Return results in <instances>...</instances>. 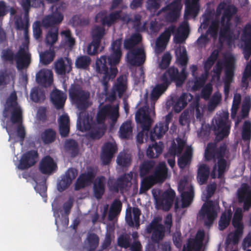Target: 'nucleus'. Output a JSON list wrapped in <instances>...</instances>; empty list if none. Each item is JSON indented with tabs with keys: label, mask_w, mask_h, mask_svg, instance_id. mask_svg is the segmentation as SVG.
Masks as SVG:
<instances>
[{
	"label": "nucleus",
	"mask_w": 251,
	"mask_h": 251,
	"mask_svg": "<svg viewBox=\"0 0 251 251\" xmlns=\"http://www.w3.org/2000/svg\"><path fill=\"white\" fill-rule=\"evenodd\" d=\"M135 120L138 124H141L142 130L139 132L136 137L138 143L141 144L144 142V138L147 140L148 138V134L150 132V127L152 120L149 112V107L146 106L138 109L135 114Z\"/></svg>",
	"instance_id": "obj_6"
},
{
	"label": "nucleus",
	"mask_w": 251,
	"mask_h": 251,
	"mask_svg": "<svg viewBox=\"0 0 251 251\" xmlns=\"http://www.w3.org/2000/svg\"><path fill=\"white\" fill-rule=\"evenodd\" d=\"M243 42V50L244 57L248 60L251 55V38L241 39Z\"/></svg>",
	"instance_id": "obj_63"
},
{
	"label": "nucleus",
	"mask_w": 251,
	"mask_h": 251,
	"mask_svg": "<svg viewBox=\"0 0 251 251\" xmlns=\"http://www.w3.org/2000/svg\"><path fill=\"white\" fill-rule=\"evenodd\" d=\"M211 175L209 167L205 164H201L198 166L197 179L200 185L207 183L209 176Z\"/></svg>",
	"instance_id": "obj_36"
},
{
	"label": "nucleus",
	"mask_w": 251,
	"mask_h": 251,
	"mask_svg": "<svg viewBox=\"0 0 251 251\" xmlns=\"http://www.w3.org/2000/svg\"><path fill=\"white\" fill-rule=\"evenodd\" d=\"M142 41V36L140 33H134L129 38L126 39L124 42V48L129 50L135 49L134 48Z\"/></svg>",
	"instance_id": "obj_39"
},
{
	"label": "nucleus",
	"mask_w": 251,
	"mask_h": 251,
	"mask_svg": "<svg viewBox=\"0 0 251 251\" xmlns=\"http://www.w3.org/2000/svg\"><path fill=\"white\" fill-rule=\"evenodd\" d=\"M227 147L226 143L222 144L218 148L216 142H209L207 144L204 151V158L206 161L215 160L217 162L214 164L211 172V177L213 179L221 178L225 173L228 171L229 164L224 158Z\"/></svg>",
	"instance_id": "obj_2"
},
{
	"label": "nucleus",
	"mask_w": 251,
	"mask_h": 251,
	"mask_svg": "<svg viewBox=\"0 0 251 251\" xmlns=\"http://www.w3.org/2000/svg\"><path fill=\"white\" fill-rule=\"evenodd\" d=\"M64 147L70 153L71 157H75L78 155L79 147L77 142L74 139H69L65 143Z\"/></svg>",
	"instance_id": "obj_48"
},
{
	"label": "nucleus",
	"mask_w": 251,
	"mask_h": 251,
	"mask_svg": "<svg viewBox=\"0 0 251 251\" xmlns=\"http://www.w3.org/2000/svg\"><path fill=\"white\" fill-rule=\"evenodd\" d=\"M63 18V15L61 13L55 11L51 15L46 16L42 21V24L46 28L56 27L55 25L60 24Z\"/></svg>",
	"instance_id": "obj_32"
},
{
	"label": "nucleus",
	"mask_w": 251,
	"mask_h": 251,
	"mask_svg": "<svg viewBox=\"0 0 251 251\" xmlns=\"http://www.w3.org/2000/svg\"><path fill=\"white\" fill-rule=\"evenodd\" d=\"M77 174V170L76 169L73 168L68 169L58 184V190L62 192L68 188L72 181L76 177Z\"/></svg>",
	"instance_id": "obj_23"
},
{
	"label": "nucleus",
	"mask_w": 251,
	"mask_h": 251,
	"mask_svg": "<svg viewBox=\"0 0 251 251\" xmlns=\"http://www.w3.org/2000/svg\"><path fill=\"white\" fill-rule=\"evenodd\" d=\"M175 26H170L159 36L155 44L156 52L160 53L164 50L171 34L175 32Z\"/></svg>",
	"instance_id": "obj_22"
},
{
	"label": "nucleus",
	"mask_w": 251,
	"mask_h": 251,
	"mask_svg": "<svg viewBox=\"0 0 251 251\" xmlns=\"http://www.w3.org/2000/svg\"><path fill=\"white\" fill-rule=\"evenodd\" d=\"M222 10L224 11L222 18L229 20H231L237 12V8L234 5H227L224 1L221 2L217 7V11Z\"/></svg>",
	"instance_id": "obj_34"
},
{
	"label": "nucleus",
	"mask_w": 251,
	"mask_h": 251,
	"mask_svg": "<svg viewBox=\"0 0 251 251\" xmlns=\"http://www.w3.org/2000/svg\"><path fill=\"white\" fill-rule=\"evenodd\" d=\"M56 134L53 129L48 128L41 134V139L44 144H50L55 141Z\"/></svg>",
	"instance_id": "obj_51"
},
{
	"label": "nucleus",
	"mask_w": 251,
	"mask_h": 251,
	"mask_svg": "<svg viewBox=\"0 0 251 251\" xmlns=\"http://www.w3.org/2000/svg\"><path fill=\"white\" fill-rule=\"evenodd\" d=\"M133 127L131 121L127 120L123 123L119 129V136L121 139H127L132 133Z\"/></svg>",
	"instance_id": "obj_42"
},
{
	"label": "nucleus",
	"mask_w": 251,
	"mask_h": 251,
	"mask_svg": "<svg viewBox=\"0 0 251 251\" xmlns=\"http://www.w3.org/2000/svg\"><path fill=\"white\" fill-rule=\"evenodd\" d=\"M77 127L80 131H88L87 137L92 140H99L104 134L106 126L105 124H100L98 123H91L89 116L84 114L81 118L80 114L77 121Z\"/></svg>",
	"instance_id": "obj_4"
},
{
	"label": "nucleus",
	"mask_w": 251,
	"mask_h": 251,
	"mask_svg": "<svg viewBox=\"0 0 251 251\" xmlns=\"http://www.w3.org/2000/svg\"><path fill=\"white\" fill-rule=\"evenodd\" d=\"M188 76L186 68L183 67L179 72L178 68L171 66L163 73L160 77L161 81H164L168 86L172 82L175 83L177 87H181Z\"/></svg>",
	"instance_id": "obj_7"
},
{
	"label": "nucleus",
	"mask_w": 251,
	"mask_h": 251,
	"mask_svg": "<svg viewBox=\"0 0 251 251\" xmlns=\"http://www.w3.org/2000/svg\"><path fill=\"white\" fill-rule=\"evenodd\" d=\"M117 163L122 167H128L131 163V156L127 153L121 152L117 156Z\"/></svg>",
	"instance_id": "obj_55"
},
{
	"label": "nucleus",
	"mask_w": 251,
	"mask_h": 251,
	"mask_svg": "<svg viewBox=\"0 0 251 251\" xmlns=\"http://www.w3.org/2000/svg\"><path fill=\"white\" fill-rule=\"evenodd\" d=\"M55 55L54 51L50 49L40 54V60L44 65H47L53 60Z\"/></svg>",
	"instance_id": "obj_57"
},
{
	"label": "nucleus",
	"mask_w": 251,
	"mask_h": 251,
	"mask_svg": "<svg viewBox=\"0 0 251 251\" xmlns=\"http://www.w3.org/2000/svg\"><path fill=\"white\" fill-rule=\"evenodd\" d=\"M2 116L4 119L10 117L12 124L17 125V135L23 142L25 138V131L23 125V111L17 102L16 94L12 93L4 104Z\"/></svg>",
	"instance_id": "obj_3"
},
{
	"label": "nucleus",
	"mask_w": 251,
	"mask_h": 251,
	"mask_svg": "<svg viewBox=\"0 0 251 251\" xmlns=\"http://www.w3.org/2000/svg\"><path fill=\"white\" fill-rule=\"evenodd\" d=\"M99 237L95 233H91L87 237V241L90 249L89 250H92L95 251V250L97 248L99 244Z\"/></svg>",
	"instance_id": "obj_60"
},
{
	"label": "nucleus",
	"mask_w": 251,
	"mask_h": 251,
	"mask_svg": "<svg viewBox=\"0 0 251 251\" xmlns=\"http://www.w3.org/2000/svg\"><path fill=\"white\" fill-rule=\"evenodd\" d=\"M232 215V212L230 209L226 210L222 213L218 222L220 230H225L229 226Z\"/></svg>",
	"instance_id": "obj_43"
},
{
	"label": "nucleus",
	"mask_w": 251,
	"mask_h": 251,
	"mask_svg": "<svg viewBox=\"0 0 251 251\" xmlns=\"http://www.w3.org/2000/svg\"><path fill=\"white\" fill-rule=\"evenodd\" d=\"M217 204L212 201H207L204 203L199 211L200 217L204 221V225L206 226H211L217 216L216 211Z\"/></svg>",
	"instance_id": "obj_10"
},
{
	"label": "nucleus",
	"mask_w": 251,
	"mask_h": 251,
	"mask_svg": "<svg viewBox=\"0 0 251 251\" xmlns=\"http://www.w3.org/2000/svg\"><path fill=\"white\" fill-rule=\"evenodd\" d=\"M105 177L101 176L98 177L93 184V194L97 200L101 199L105 190Z\"/></svg>",
	"instance_id": "obj_35"
},
{
	"label": "nucleus",
	"mask_w": 251,
	"mask_h": 251,
	"mask_svg": "<svg viewBox=\"0 0 251 251\" xmlns=\"http://www.w3.org/2000/svg\"><path fill=\"white\" fill-rule=\"evenodd\" d=\"M57 168V165L50 155L44 156L41 160L39 169L43 174H50Z\"/></svg>",
	"instance_id": "obj_28"
},
{
	"label": "nucleus",
	"mask_w": 251,
	"mask_h": 251,
	"mask_svg": "<svg viewBox=\"0 0 251 251\" xmlns=\"http://www.w3.org/2000/svg\"><path fill=\"white\" fill-rule=\"evenodd\" d=\"M127 62L132 66L142 65L146 60V54L142 48H136L128 51L126 54Z\"/></svg>",
	"instance_id": "obj_14"
},
{
	"label": "nucleus",
	"mask_w": 251,
	"mask_h": 251,
	"mask_svg": "<svg viewBox=\"0 0 251 251\" xmlns=\"http://www.w3.org/2000/svg\"><path fill=\"white\" fill-rule=\"evenodd\" d=\"M122 43L121 38L114 40L111 45L110 55L108 56L102 55L96 60V71L103 75L100 82L105 91L109 88V81L114 79L118 73L117 66L120 63L122 56Z\"/></svg>",
	"instance_id": "obj_1"
},
{
	"label": "nucleus",
	"mask_w": 251,
	"mask_h": 251,
	"mask_svg": "<svg viewBox=\"0 0 251 251\" xmlns=\"http://www.w3.org/2000/svg\"><path fill=\"white\" fill-rule=\"evenodd\" d=\"M182 5L181 0H174L161 9L162 12H166L165 19L168 22L174 23L177 21L180 15Z\"/></svg>",
	"instance_id": "obj_11"
},
{
	"label": "nucleus",
	"mask_w": 251,
	"mask_h": 251,
	"mask_svg": "<svg viewBox=\"0 0 251 251\" xmlns=\"http://www.w3.org/2000/svg\"><path fill=\"white\" fill-rule=\"evenodd\" d=\"M95 176L96 174L92 168L89 169L86 173L81 174L75 182V190H79L89 185L93 181Z\"/></svg>",
	"instance_id": "obj_24"
},
{
	"label": "nucleus",
	"mask_w": 251,
	"mask_h": 251,
	"mask_svg": "<svg viewBox=\"0 0 251 251\" xmlns=\"http://www.w3.org/2000/svg\"><path fill=\"white\" fill-rule=\"evenodd\" d=\"M155 163L153 160H144L139 167V175L140 177L147 176L153 169Z\"/></svg>",
	"instance_id": "obj_46"
},
{
	"label": "nucleus",
	"mask_w": 251,
	"mask_h": 251,
	"mask_svg": "<svg viewBox=\"0 0 251 251\" xmlns=\"http://www.w3.org/2000/svg\"><path fill=\"white\" fill-rule=\"evenodd\" d=\"M146 232L150 234L152 232L151 239L154 243H158L162 240L165 235L164 226L153 220L146 227Z\"/></svg>",
	"instance_id": "obj_17"
},
{
	"label": "nucleus",
	"mask_w": 251,
	"mask_h": 251,
	"mask_svg": "<svg viewBox=\"0 0 251 251\" xmlns=\"http://www.w3.org/2000/svg\"><path fill=\"white\" fill-rule=\"evenodd\" d=\"M142 178V180L141 182L139 194H144L146 193L152 186L158 183L151 175L148 176H144Z\"/></svg>",
	"instance_id": "obj_47"
},
{
	"label": "nucleus",
	"mask_w": 251,
	"mask_h": 251,
	"mask_svg": "<svg viewBox=\"0 0 251 251\" xmlns=\"http://www.w3.org/2000/svg\"><path fill=\"white\" fill-rule=\"evenodd\" d=\"M37 82L45 87L50 86L53 82V73L49 69H41L36 75Z\"/></svg>",
	"instance_id": "obj_25"
},
{
	"label": "nucleus",
	"mask_w": 251,
	"mask_h": 251,
	"mask_svg": "<svg viewBox=\"0 0 251 251\" xmlns=\"http://www.w3.org/2000/svg\"><path fill=\"white\" fill-rule=\"evenodd\" d=\"M113 14L114 15L113 25L116 23L118 20H120L123 23L126 24L130 23L131 21H132L130 15L126 12H123L122 10L114 11L113 12Z\"/></svg>",
	"instance_id": "obj_52"
},
{
	"label": "nucleus",
	"mask_w": 251,
	"mask_h": 251,
	"mask_svg": "<svg viewBox=\"0 0 251 251\" xmlns=\"http://www.w3.org/2000/svg\"><path fill=\"white\" fill-rule=\"evenodd\" d=\"M216 126L214 129L218 141L228 136L230 133V122L228 113H223L215 118Z\"/></svg>",
	"instance_id": "obj_8"
},
{
	"label": "nucleus",
	"mask_w": 251,
	"mask_h": 251,
	"mask_svg": "<svg viewBox=\"0 0 251 251\" xmlns=\"http://www.w3.org/2000/svg\"><path fill=\"white\" fill-rule=\"evenodd\" d=\"M127 88V80L123 75H120L113 86V91L117 92L118 97L121 98Z\"/></svg>",
	"instance_id": "obj_37"
},
{
	"label": "nucleus",
	"mask_w": 251,
	"mask_h": 251,
	"mask_svg": "<svg viewBox=\"0 0 251 251\" xmlns=\"http://www.w3.org/2000/svg\"><path fill=\"white\" fill-rule=\"evenodd\" d=\"M70 22L73 26L76 27L87 25L89 24V21L87 19L81 18L80 16L75 15L70 20Z\"/></svg>",
	"instance_id": "obj_61"
},
{
	"label": "nucleus",
	"mask_w": 251,
	"mask_h": 251,
	"mask_svg": "<svg viewBox=\"0 0 251 251\" xmlns=\"http://www.w3.org/2000/svg\"><path fill=\"white\" fill-rule=\"evenodd\" d=\"M220 52V50L218 49L213 50L211 53L210 56L204 62L203 68L205 72H208L210 70L212 66L217 60L219 56Z\"/></svg>",
	"instance_id": "obj_45"
},
{
	"label": "nucleus",
	"mask_w": 251,
	"mask_h": 251,
	"mask_svg": "<svg viewBox=\"0 0 251 251\" xmlns=\"http://www.w3.org/2000/svg\"><path fill=\"white\" fill-rule=\"evenodd\" d=\"M58 27H53L50 28L46 35V44L50 46L53 45L58 40Z\"/></svg>",
	"instance_id": "obj_54"
},
{
	"label": "nucleus",
	"mask_w": 251,
	"mask_h": 251,
	"mask_svg": "<svg viewBox=\"0 0 251 251\" xmlns=\"http://www.w3.org/2000/svg\"><path fill=\"white\" fill-rule=\"evenodd\" d=\"M132 177V175L126 174L120 176L117 180L109 179L108 182L109 190L115 193H118L119 191L123 193L130 184Z\"/></svg>",
	"instance_id": "obj_13"
},
{
	"label": "nucleus",
	"mask_w": 251,
	"mask_h": 251,
	"mask_svg": "<svg viewBox=\"0 0 251 251\" xmlns=\"http://www.w3.org/2000/svg\"><path fill=\"white\" fill-rule=\"evenodd\" d=\"M105 28L103 26L96 25L92 30V41L88 45L87 52L89 55H94L100 52L103 47L99 50L101 41L105 35Z\"/></svg>",
	"instance_id": "obj_9"
},
{
	"label": "nucleus",
	"mask_w": 251,
	"mask_h": 251,
	"mask_svg": "<svg viewBox=\"0 0 251 251\" xmlns=\"http://www.w3.org/2000/svg\"><path fill=\"white\" fill-rule=\"evenodd\" d=\"M91 59L87 55H81L78 57L75 62V67L77 69H86L90 65Z\"/></svg>",
	"instance_id": "obj_56"
},
{
	"label": "nucleus",
	"mask_w": 251,
	"mask_h": 251,
	"mask_svg": "<svg viewBox=\"0 0 251 251\" xmlns=\"http://www.w3.org/2000/svg\"><path fill=\"white\" fill-rule=\"evenodd\" d=\"M168 87L164 81H162L160 84L156 85L151 92V101L157 100L160 96L166 91Z\"/></svg>",
	"instance_id": "obj_44"
},
{
	"label": "nucleus",
	"mask_w": 251,
	"mask_h": 251,
	"mask_svg": "<svg viewBox=\"0 0 251 251\" xmlns=\"http://www.w3.org/2000/svg\"><path fill=\"white\" fill-rule=\"evenodd\" d=\"M68 93L69 98L79 110H85L89 107L90 93L83 89L81 83L74 82L71 85Z\"/></svg>",
	"instance_id": "obj_5"
},
{
	"label": "nucleus",
	"mask_w": 251,
	"mask_h": 251,
	"mask_svg": "<svg viewBox=\"0 0 251 251\" xmlns=\"http://www.w3.org/2000/svg\"><path fill=\"white\" fill-rule=\"evenodd\" d=\"M16 67L18 70L27 68L31 61V54L25 48H20L15 55Z\"/></svg>",
	"instance_id": "obj_18"
},
{
	"label": "nucleus",
	"mask_w": 251,
	"mask_h": 251,
	"mask_svg": "<svg viewBox=\"0 0 251 251\" xmlns=\"http://www.w3.org/2000/svg\"><path fill=\"white\" fill-rule=\"evenodd\" d=\"M10 79H14V75L11 72L7 71H0V86H3L9 83Z\"/></svg>",
	"instance_id": "obj_62"
},
{
	"label": "nucleus",
	"mask_w": 251,
	"mask_h": 251,
	"mask_svg": "<svg viewBox=\"0 0 251 251\" xmlns=\"http://www.w3.org/2000/svg\"><path fill=\"white\" fill-rule=\"evenodd\" d=\"M200 8V6L197 0H187L184 15V20H187L190 17H196Z\"/></svg>",
	"instance_id": "obj_31"
},
{
	"label": "nucleus",
	"mask_w": 251,
	"mask_h": 251,
	"mask_svg": "<svg viewBox=\"0 0 251 251\" xmlns=\"http://www.w3.org/2000/svg\"><path fill=\"white\" fill-rule=\"evenodd\" d=\"M237 197L240 203H244L245 211H249L251 207V189L247 187H242L238 190Z\"/></svg>",
	"instance_id": "obj_29"
},
{
	"label": "nucleus",
	"mask_w": 251,
	"mask_h": 251,
	"mask_svg": "<svg viewBox=\"0 0 251 251\" xmlns=\"http://www.w3.org/2000/svg\"><path fill=\"white\" fill-rule=\"evenodd\" d=\"M201 245L193 238H190L188 240L186 245L183 247L182 251H192L194 250H200L201 248Z\"/></svg>",
	"instance_id": "obj_64"
},
{
	"label": "nucleus",
	"mask_w": 251,
	"mask_h": 251,
	"mask_svg": "<svg viewBox=\"0 0 251 251\" xmlns=\"http://www.w3.org/2000/svg\"><path fill=\"white\" fill-rule=\"evenodd\" d=\"M122 203L119 199H115L113 201L108 214L109 220H113L115 217L119 215L122 210Z\"/></svg>",
	"instance_id": "obj_50"
},
{
	"label": "nucleus",
	"mask_w": 251,
	"mask_h": 251,
	"mask_svg": "<svg viewBox=\"0 0 251 251\" xmlns=\"http://www.w3.org/2000/svg\"><path fill=\"white\" fill-rule=\"evenodd\" d=\"M181 194V207L185 208L189 206L194 197V188L191 186L189 191L182 192Z\"/></svg>",
	"instance_id": "obj_49"
},
{
	"label": "nucleus",
	"mask_w": 251,
	"mask_h": 251,
	"mask_svg": "<svg viewBox=\"0 0 251 251\" xmlns=\"http://www.w3.org/2000/svg\"><path fill=\"white\" fill-rule=\"evenodd\" d=\"M176 197L175 191L172 189L164 192L156 199V204L162 207L165 211H169L172 207Z\"/></svg>",
	"instance_id": "obj_20"
},
{
	"label": "nucleus",
	"mask_w": 251,
	"mask_h": 251,
	"mask_svg": "<svg viewBox=\"0 0 251 251\" xmlns=\"http://www.w3.org/2000/svg\"><path fill=\"white\" fill-rule=\"evenodd\" d=\"M168 171L165 163L162 162L156 166L153 174L151 176L157 183H162L167 178Z\"/></svg>",
	"instance_id": "obj_33"
},
{
	"label": "nucleus",
	"mask_w": 251,
	"mask_h": 251,
	"mask_svg": "<svg viewBox=\"0 0 251 251\" xmlns=\"http://www.w3.org/2000/svg\"><path fill=\"white\" fill-rule=\"evenodd\" d=\"M188 96L192 98L191 94L186 93H183L179 97L174 96L167 100V104L170 106H173L175 112L179 113L187 105Z\"/></svg>",
	"instance_id": "obj_21"
},
{
	"label": "nucleus",
	"mask_w": 251,
	"mask_h": 251,
	"mask_svg": "<svg viewBox=\"0 0 251 251\" xmlns=\"http://www.w3.org/2000/svg\"><path fill=\"white\" fill-rule=\"evenodd\" d=\"M116 151V145L109 142L105 143L102 147L101 154L102 164L105 165L109 164Z\"/></svg>",
	"instance_id": "obj_27"
},
{
	"label": "nucleus",
	"mask_w": 251,
	"mask_h": 251,
	"mask_svg": "<svg viewBox=\"0 0 251 251\" xmlns=\"http://www.w3.org/2000/svg\"><path fill=\"white\" fill-rule=\"evenodd\" d=\"M72 62L68 57H60L54 63V69L56 74L65 75L72 70Z\"/></svg>",
	"instance_id": "obj_26"
},
{
	"label": "nucleus",
	"mask_w": 251,
	"mask_h": 251,
	"mask_svg": "<svg viewBox=\"0 0 251 251\" xmlns=\"http://www.w3.org/2000/svg\"><path fill=\"white\" fill-rule=\"evenodd\" d=\"M192 156L193 149L188 147L182 155L178 159L177 164L179 167L181 169H184L190 163Z\"/></svg>",
	"instance_id": "obj_40"
},
{
	"label": "nucleus",
	"mask_w": 251,
	"mask_h": 251,
	"mask_svg": "<svg viewBox=\"0 0 251 251\" xmlns=\"http://www.w3.org/2000/svg\"><path fill=\"white\" fill-rule=\"evenodd\" d=\"M234 61L233 56L228 57L226 60L225 66V83L224 92L225 95H228L229 91L230 83L232 82L234 75Z\"/></svg>",
	"instance_id": "obj_19"
},
{
	"label": "nucleus",
	"mask_w": 251,
	"mask_h": 251,
	"mask_svg": "<svg viewBox=\"0 0 251 251\" xmlns=\"http://www.w3.org/2000/svg\"><path fill=\"white\" fill-rule=\"evenodd\" d=\"M233 32L231 29H220L219 41L222 45L225 41L230 42L232 39Z\"/></svg>",
	"instance_id": "obj_58"
},
{
	"label": "nucleus",
	"mask_w": 251,
	"mask_h": 251,
	"mask_svg": "<svg viewBox=\"0 0 251 251\" xmlns=\"http://www.w3.org/2000/svg\"><path fill=\"white\" fill-rule=\"evenodd\" d=\"M119 116L118 109L112 107L109 105H105L98 111L96 116V123L105 124L107 118L110 119L112 122H115Z\"/></svg>",
	"instance_id": "obj_12"
},
{
	"label": "nucleus",
	"mask_w": 251,
	"mask_h": 251,
	"mask_svg": "<svg viewBox=\"0 0 251 251\" xmlns=\"http://www.w3.org/2000/svg\"><path fill=\"white\" fill-rule=\"evenodd\" d=\"M172 119V116L168 114L165 117L164 122H160L155 125L150 133V139L151 141H155L156 139H161L165 133L168 130L169 125Z\"/></svg>",
	"instance_id": "obj_15"
},
{
	"label": "nucleus",
	"mask_w": 251,
	"mask_h": 251,
	"mask_svg": "<svg viewBox=\"0 0 251 251\" xmlns=\"http://www.w3.org/2000/svg\"><path fill=\"white\" fill-rule=\"evenodd\" d=\"M30 97L33 101L37 103L42 102L45 99L44 91L38 87H34L32 89Z\"/></svg>",
	"instance_id": "obj_53"
},
{
	"label": "nucleus",
	"mask_w": 251,
	"mask_h": 251,
	"mask_svg": "<svg viewBox=\"0 0 251 251\" xmlns=\"http://www.w3.org/2000/svg\"><path fill=\"white\" fill-rule=\"evenodd\" d=\"M163 148L164 144L162 142H159L158 143L155 142L148 148L146 151L147 156L151 158H156L162 153Z\"/></svg>",
	"instance_id": "obj_41"
},
{
	"label": "nucleus",
	"mask_w": 251,
	"mask_h": 251,
	"mask_svg": "<svg viewBox=\"0 0 251 251\" xmlns=\"http://www.w3.org/2000/svg\"><path fill=\"white\" fill-rule=\"evenodd\" d=\"M67 99V95L63 91L58 89H54L50 93V100L56 109H62Z\"/></svg>",
	"instance_id": "obj_30"
},
{
	"label": "nucleus",
	"mask_w": 251,
	"mask_h": 251,
	"mask_svg": "<svg viewBox=\"0 0 251 251\" xmlns=\"http://www.w3.org/2000/svg\"><path fill=\"white\" fill-rule=\"evenodd\" d=\"M114 19V15L113 14V12L108 15H106L104 11H100L96 15L95 21L97 23L100 22L103 26L111 27L113 25Z\"/></svg>",
	"instance_id": "obj_38"
},
{
	"label": "nucleus",
	"mask_w": 251,
	"mask_h": 251,
	"mask_svg": "<svg viewBox=\"0 0 251 251\" xmlns=\"http://www.w3.org/2000/svg\"><path fill=\"white\" fill-rule=\"evenodd\" d=\"M39 154L35 150H30L24 153L19 162L18 168L23 170L34 166L38 161Z\"/></svg>",
	"instance_id": "obj_16"
},
{
	"label": "nucleus",
	"mask_w": 251,
	"mask_h": 251,
	"mask_svg": "<svg viewBox=\"0 0 251 251\" xmlns=\"http://www.w3.org/2000/svg\"><path fill=\"white\" fill-rule=\"evenodd\" d=\"M242 138L244 141H250L251 139V122L249 121H246L244 123Z\"/></svg>",
	"instance_id": "obj_59"
}]
</instances>
